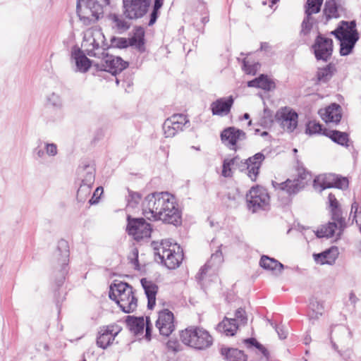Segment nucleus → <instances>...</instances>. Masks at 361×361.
Wrapping results in <instances>:
<instances>
[{
	"mask_svg": "<svg viewBox=\"0 0 361 361\" xmlns=\"http://www.w3.org/2000/svg\"><path fill=\"white\" fill-rule=\"evenodd\" d=\"M338 250L336 247H331L329 249L319 253L314 254V261L319 264H332L338 256Z\"/></svg>",
	"mask_w": 361,
	"mask_h": 361,
	"instance_id": "27",
	"label": "nucleus"
},
{
	"mask_svg": "<svg viewBox=\"0 0 361 361\" xmlns=\"http://www.w3.org/2000/svg\"><path fill=\"white\" fill-rule=\"evenodd\" d=\"M329 205L332 209V219L333 222H329L326 225L322 226L316 231V235L318 238H331L335 235L340 236L343 229L345 228V219L341 216L340 211L338 209L339 203L336 200L335 195L330 193L328 196Z\"/></svg>",
	"mask_w": 361,
	"mask_h": 361,
	"instance_id": "5",
	"label": "nucleus"
},
{
	"mask_svg": "<svg viewBox=\"0 0 361 361\" xmlns=\"http://www.w3.org/2000/svg\"><path fill=\"white\" fill-rule=\"evenodd\" d=\"M339 0H327L325 2L323 12L326 21H329L332 18H338L339 17Z\"/></svg>",
	"mask_w": 361,
	"mask_h": 361,
	"instance_id": "31",
	"label": "nucleus"
},
{
	"mask_svg": "<svg viewBox=\"0 0 361 361\" xmlns=\"http://www.w3.org/2000/svg\"><path fill=\"white\" fill-rule=\"evenodd\" d=\"M276 121L287 132H293L298 126V114L290 107L279 109L275 115Z\"/></svg>",
	"mask_w": 361,
	"mask_h": 361,
	"instance_id": "15",
	"label": "nucleus"
},
{
	"mask_svg": "<svg viewBox=\"0 0 361 361\" xmlns=\"http://www.w3.org/2000/svg\"><path fill=\"white\" fill-rule=\"evenodd\" d=\"M244 118H245V119L249 118V114H244Z\"/></svg>",
	"mask_w": 361,
	"mask_h": 361,
	"instance_id": "56",
	"label": "nucleus"
},
{
	"mask_svg": "<svg viewBox=\"0 0 361 361\" xmlns=\"http://www.w3.org/2000/svg\"><path fill=\"white\" fill-rule=\"evenodd\" d=\"M188 123L189 120L187 116L182 114H173L164 123L163 130L165 137H174L178 133L182 131Z\"/></svg>",
	"mask_w": 361,
	"mask_h": 361,
	"instance_id": "16",
	"label": "nucleus"
},
{
	"mask_svg": "<svg viewBox=\"0 0 361 361\" xmlns=\"http://www.w3.org/2000/svg\"><path fill=\"white\" fill-rule=\"evenodd\" d=\"M109 295L123 312H132L137 307V300L135 296L133 288L127 283H114L110 286Z\"/></svg>",
	"mask_w": 361,
	"mask_h": 361,
	"instance_id": "3",
	"label": "nucleus"
},
{
	"mask_svg": "<svg viewBox=\"0 0 361 361\" xmlns=\"http://www.w3.org/2000/svg\"><path fill=\"white\" fill-rule=\"evenodd\" d=\"M313 187L319 192L334 187L344 190L348 187V180L334 173L320 174L314 179Z\"/></svg>",
	"mask_w": 361,
	"mask_h": 361,
	"instance_id": "13",
	"label": "nucleus"
},
{
	"mask_svg": "<svg viewBox=\"0 0 361 361\" xmlns=\"http://www.w3.org/2000/svg\"><path fill=\"white\" fill-rule=\"evenodd\" d=\"M336 71V68L334 64L329 63L324 68H319L317 72V78L319 82H326L333 75Z\"/></svg>",
	"mask_w": 361,
	"mask_h": 361,
	"instance_id": "36",
	"label": "nucleus"
},
{
	"mask_svg": "<svg viewBox=\"0 0 361 361\" xmlns=\"http://www.w3.org/2000/svg\"><path fill=\"white\" fill-rule=\"evenodd\" d=\"M191 149H195V150H200L199 147H191Z\"/></svg>",
	"mask_w": 361,
	"mask_h": 361,
	"instance_id": "57",
	"label": "nucleus"
},
{
	"mask_svg": "<svg viewBox=\"0 0 361 361\" xmlns=\"http://www.w3.org/2000/svg\"><path fill=\"white\" fill-rule=\"evenodd\" d=\"M323 4V0H307L305 13L310 16L319 13Z\"/></svg>",
	"mask_w": 361,
	"mask_h": 361,
	"instance_id": "37",
	"label": "nucleus"
},
{
	"mask_svg": "<svg viewBox=\"0 0 361 361\" xmlns=\"http://www.w3.org/2000/svg\"><path fill=\"white\" fill-rule=\"evenodd\" d=\"M259 156H261V154H256L254 156V158H255V159L259 158Z\"/></svg>",
	"mask_w": 361,
	"mask_h": 361,
	"instance_id": "58",
	"label": "nucleus"
},
{
	"mask_svg": "<svg viewBox=\"0 0 361 361\" xmlns=\"http://www.w3.org/2000/svg\"><path fill=\"white\" fill-rule=\"evenodd\" d=\"M44 155V152H42V154H40V152H39V156H43Z\"/></svg>",
	"mask_w": 361,
	"mask_h": 361,
	"instance_id": "59",
	"label": "nucleus"
},
{
	"mask_svg": "<svg viewBox=\"0 0 361 361\" xmlns=\"http://www.w3.org/2000/svg\"><path fill=\"white\" fill-rule=\"evenodd\" d=\"M107 4H109V0H106Z\"/></svg>",
	"mask_w": 361,
	"mask_h": 361,
	"instance_id": "60",
	"label": "nucleus"
},
{
	"mask_svg": "<svg viewBox=\"0 0 361 361\" xmlns=\"http://www.w3.org/2000/svg\"><path fill=\"white\" fill-rule=\"evenodd\" d=\"M154 255L160 262L169 269L179 267L183 258V250L177 244L170 240H163L160 243H153Z\"/></svg>",
	"mask_w": 361,
	"mask_h": 361,
	"instance_id": "2",
	"label": "nucleus"
},
{
	"mask_svg": "<svg viewBox=\"0 0 361 361\" xmlns=\"http://www.w3.org/2000/svg\"><path fill=\"white\" fill-rule=\"evenodd\" d=\"M296 173L293 179H287L282 183L271 181V184L276 190L284 191L288 195H295L302 190L311 180L310 173L297 162Z\"/></svg>",
	"mask_w": 361,
	"mask_h": 361,
	"instance_id": "7",
	"label": "nucleus"
},
{
	"mask_svg": "<svg viewBox=\"0 0 361 361\" xmlns=\"http://www.w3.org/2000/svg\"><path fill=\"white\" fill-rule=\"evenodd\" d=\"M349 300L351 301V303L355 304L357 300L355 295L353 293H350L349 295Z\"/></svg>",
	"mask_w": 361,
	"mask_h": 361,
	"instance_id": "53",
	"label": "nucleus"
},
{
	"mask_svg": "<svg viewBox=\"0 0 361 361\" xmlns=\"http://www.w3.org/2000/svg\"><path fill=\"white\" fill-rule=\"evenodd\" d=\"M309 307L313 312L316 314V317H317V315H322L324 311L323 303L315 298H310Z\"/></svg>",
	"mask_w": 361,
	"mask_h": 361,
	"instance_id": "41",
	"label": "nucleus"
},
{
	"mask_svg": "<svg viewBox=\"0 0 361 361\" xmlns=\"http://www.w3.org/2000/svg\"><path fill=\"white\" fill-rule=\"evenodd\" d=\"M163 4L164 0H154L153 11L150 15V20L149 22V25H153L156 22L158 17V11L162 6Z\"/></svg>",
	"mask_w": 361,
	"mask_h": 361,
	"instance_id": "42",
	"label": "nucleus"
},
{
	"mask_svg": "<svg viewBox=\"0 0 361 361\" xmlns=\"http://www.w3.org/2000/svg\"><path fill=\"white\" fill-rule=\"evenodd\" d=\"M258 64L250 65L245 60L243 61V70L245 73L249 75H255L257 70Z\"/></svg>",
	"mask_w": 361,
	"mask_h": 361,
	"instance_id": "46",
	"label": "nucleus"
},
{
	"mask_svg": "<svg viewBox=\"0 0 361 361\" xmlns=\"http://www.w3.org/2000/svg\"><path fill=\"white\" fill-rule=\"evenodd\" d=\"M128 259L130 260V262L134 266L135 269H139L138 251L136 248H133L132 250V252L128 257Z\"/></svg>",
	"mask_w": 361,
	"mask_h": 361,
	"instance_id": "44",
	"label": "nucleus"
},
{
	"mask_svg": "<svg viewBox=\"0 0 361 361\" xmlns=\"http://www.w3.org/2000/svg\"><path fill=\"white\" fill-rule=\"evenodd\" d=\"M221 138L226 145L235 151L238 141L245 138V133L234 127H229L222 131Z\"/></svg>",
	"mask_w": 361,
	"mask_h": 361,
	"instance_id": "22",
	"label": "nucleus"
},
{
	"mask_svg": "<svg viewBox=\"0 0 361 361\" xmlns=\"http://www.w3.org/2000/svg\"><path fill=\"white\" fill-rule=\"evenodd\" d=\"M140 282L148 300L147 307L149 309H152L155 305L158 286L147 279H141Z\"/></svg>",
	"mask_w": 361,
	"mask_h": 361,
	"instance_id": "28",
	"label": "nucleus"
},
{
	"mask_svg": "<svg viewBox=\"0 0 361 361\" xmlns=\"http://www.w3.org/2000/svg\"><path fill=\"white\" fill-rule=\"evenodd\" d=\"M103 193V188L102 187H98L94 190L92 197L89 200V202L90 204H96L98 202L100 196Z\"/></svg>",
	"mask_w": 361,
	"mask_h": 361,
	"instance_id": "47",
	"label": "nucleus"
},
{
	"mask_svg": "<svg viewBox=\"0 0 361 361\" xmlns=\"http://www.w3.org/2000/svg\"><path fill=\"white\" fill-rule=\"evenodd\" d=\"M121 331V327L117 324L103 326L99 331V336L97 338V345L103 349L106 348L113 343Z\"/></svg>",
	"mask_w": 361,
	"mask_h": 361,
	"instance_id": "20",
	"label": "nucleus"
},
{
	"mask_svg": "<svg viewBox=\"0 0 361 361\" xmlns=\"http://www.w3.org/2000/svg\"><path fill=\"white\" fill-rule=\"evenodd\" d=\"M130 198L132 201H135V203L140 199V195L137 192H133L130 194Z\"/></svg>",
	"mask_w": 361,
	"mask_h": 361,
	"instance_id": "52",
	"label": "nucleus"
},
{
	"mask_svg": "<svg viewBox=\"0 0 361 361\" xmlns=\"http://www.w3.org/2000/svg\"><path fill=\"white\" fill-rule=\"evenodd\" d=\"M261 166L262 161L259 159H245V161L239 165V169L245 171L251 180L255 181Z\"/></svg>",
	"mask_w": 361,
	"mask_h": 361,
	"instance_id": "26",
	"label": "nucleus"
},
{
	"mask_svg": "<svg viewBox=\"0 0 361 361\" xmlns=\"http://www.w3.org/2000/svg\"><path fill=\"white\" fill-rule=\"evenodd\" d=\"M69 249L67 241L61 240L58 243L57 248L53 254V262L60 268L62 271V279L66 272V267L69 260Z\"/></svg>",
	"mask_w": 361,
	"mask_h": 361,
	"instance_id": "21",
	"label": "nucleus"
},
{
	"mask_svg": "<svg viewBox=\"0 0 361 361\" xmlns=\"http://www.w3.org/2000/svg\"><path fill=\"white\" fill-rule=\"evenodd\" d=\"M235 159H224L221 173L222 176L225 178L232 176L233 170L235 169Z\"/></svg>",
	"mask_w": 361,
	"mask_h": 361,
	"instance_id": "39",
	"label": "nucleus"
},
{
	"mask_svg": "<svg viewBox=\"0 0 361 361\" xmlns=\"http://www.w3.org/2000/svg\"><path fill=\"white\" fill-rule=\"evenodd\" d=\"M126 322L130 331L135 335L142 334L145 328V337L148 341L150 340L151 330L147 320L145 321L143 317H128Z\"/></svg>",
	"mask_w": 361,
	"mask_h": 361,
	"instance_id": "23",
	"label": "nucleus"
},
{
	"mask_svg": "<svg viewBox=\"0 0 361 361\" xmlns=\"http://www.w3.org/2000/svg\"><path fill=\"white\" fill-rule=\"evenodd\" d=\"M322 125L315 121H310L306 125L305 133L310 135L323 133Z\"/></svg>",
	"mask_w": 361,
	"mask_h": 361,
	"instance_id": "40",
	"label": "nucleus"
},
{
	"mask_svg": "<svg viewBox=\"0 0 361 361\" xmlns=\"http://www.w3.org/2000/svg\"><path fill=\"white\" fill-rule=\"evenodd\" d=\"M233 319H235V322L237 324H239V326L245 325L247 321L245 311L242 308L237 310L235 313V318Z\"/></svg>",
	"mask_w": 361,
	"mask_h": 361,
	"instance_id": "43",
	"label": "nucleus"
},
{
	"mask_svg": "<svg viewBox=\"0 0 361 361\" xmlns=\"http://www.w3.org/2000/svg\"><path fill=\"white\" fill-rule=\"evenodd\" d=\"M245 341L246 343H249L251 345L255 346L259 350H264V347L260 343H259L255 338H248L246 339Z\"/></svg>",
	"mask_w": 361,
	"mask_h": 361,
	"instance_id": "50",
	"label": "nucleus"
},
{
	"mask_svg": "<svg viewBox=\"0 0 361 361\" xmlns=\"http://www.w3.org/2000/svg\"><path fill=\"white\" fill-rule=\"evenodd\" d=\"M127 231L129 235L135 240H140L142 238H149L152 232L149 224L147 223L142 218L128 219Z\"/></svg>",
	"mask_w": 361,
	"mask_h": 361,
	"instance_id": "17",
	"label": "nucleus"
},
{
	"mask_svg": "<svg viewBox=\"0 0 361 361\" xmlns=\"http://www.w3.org/2000/svg\"><path fill=\"white\" fill-rule=\"evenodd\" d=\"M104 35L97 28H89L84 34L82 47L91 57H99V54L104 50L100 44L104 42Z\"/></svg>",
	"mask_w": 361,
	"mask_h": 361,
	"instance_id": "10",
	"label": "nucleus"
},
{
	"mask_svg": "<svg viewBox=\"0 0 361 361\" xmlns=\"http://www.w3.org/2000/svg\"><path fill=\"white\" fill-rule=\"evenodd\" d=\"M357 209H358V204L357 202H354L351 207V212H354L355 214H356L357 212Z\"/></svg>",
	"mask_w": 361,
	"mask_h": 361,
	"instance_id": "54",
	"label": "nucleus"
},
{
	"mask_svg": "<svg viewBox=\"0 0 361 361\" xmlns=\"http://www.w3.org/2000/svg\"><path fill=\"white\" fill-rule=\"evenodd\" d=\"M356 222H357V225L359 226V229H360V231L361 233V219L360 220H357Z\"/></svg>",
	"mask_w": 361,
	"mask_h": 361,
	"instance_id": "55",
	"label": "nucleus"
},
{
	"mask_svg": "<svg viewBox=\"0 0 361 361\" xmlns=\"http://www.w3.org/2000/svg\"><path fill=\"white\" fill-rule=\"evenodd\" d=\"M276 332L281 339H285L287 336V331L283 327H276Z\"/></svg>",
	"mask_w": 361,
	"mask_h": 361,
	"instance_id": "51",
	"label": "nucleus"
},
{
	"mask_svg": "<svg viewBox=\"0 0 361 361\" xmlns=\"http://www.w3.org/2000/svg\"><path fill=\"white\" fill-rule=\"evenodd\" d=\"M234 99L232 96L221 97L211 104L210 109L213 115L224 116L228 115L233 104Z\"/></svg>",
	"mask_w": 361,
	"mask_h": 361,
	"instance_id": "24",
	"label": "nucleus"
},
{
	"mask_svg": "<svg viewBox=\"0 0 361 361\" xmlns=\"http://www.w3.org/2000/svg\"><path fill=\"white\" fill-rule=\"evenodd\" d=\"M319 114L326 123H338L341 119V108L337 104H331L326 108L321 109Z\"/></svg>",
	"mask_w": 361,
	"mask_h": 361,
	"instance_id": "25",
	"label": "nucleus"
},
{
	"mask_svg": "<svg viewBox=\"0 0 361 361\" xmlns=\"http://www.w3.org/2000/svg\"><path fill=\"white\" fill-rule=\"evenodd\" d=\"M76 66L81 72H87L92 65L90 60L84 54H79L75 57Z\"/></svg>",
	"mask_w": 361,
	"mask_h": 361,
	"instance_id": "38",
	"label": "nucleus"
},
{
	"mask_svg": "<svg viewBox=\"0 0 361 361\" xmlns=\"http://www.w3.org/2000/svg\"><path fill=\"white\" fill-rule=\"evenodd\" d=\"M46 154L49 157H54L57 154V147L54 144H47L46 145Z\"/></svg>",
	"mask_w": 361,
	"mask_h": 361,
	"instance_id": "48",
	"label": "nucleus"
},
{
	"mask_svg": "<svg viewBox=\"0 0 361 361\" xmlns=\"http://www.w3.org/2000/svg\"><path fill=\"white\" fill-rule=\"evenodd\" d=\"M331 33L340 41V54L342 56H347L351 53L359 39L354 20L350 22L342 20L338 27Z\"/></svg>",
	"mask_w": 361,
	"mask_h": 361,
	"instance_id": "4",
	"label": "nucleus"
},
{
	"mask_svg": "<svg viewBox=\"0 0 361 361\" xmlns=\"http://www.w3.org/2000/svg\"><path fill=\"white\" fill-rule=\"evenodd\" d=\"M247 86L250 87L261 88L264 90H271L275 88L274 82L268 78L267 75H261L259 77L250 80L247 82Z\"/></svg>",
	"mask_w": 361,
	"mask_h": 361,
	"instance_id": "30",
	"label": "nucleus"
},
{
	"mask_svg": "<svg viewBox=\"0 0 361 361\" xmlns=\"http://www.w3.org/2000/svg\"><path fill=\"white\" fill-rule=\"evenodd\" d=\"M76 11L80 20L89 25L99 19L102 8L96 0H78Z\"/></svg>",
	"mask_w": 361,
	"mask_h": 361,
	"instance_id": "9",
	"label": "nucleus"
},
{
	"mask_svg": "<svg viewBox=\"0 0 361 361\" xmlns=\"http://www.w3.org/2000/svg\"><path fill=\"white\" fill-rule=\"evenodd\" d=\"M312 47L317 60L326 61L332 54L334 42L331 39L319 35Z\"/></svg>",
	"mask_w": 361,
	"mask_h": 361,
	"instance_id": "18",
	"label": "nucleus"
},
{
	"mask_svg": "<svg viewBox=\"0 0 361 361\" xmlns=\"http://www.w3.org/2000/svg\"><path fill=\"white\" fill-rule=\"evenodd\" d=\"M247 207L252 212L265 210L269 207L270 197L268 192L263 187H252L246 196Z\"/></svg>",
	"mask_w": 361,
	"mask_h": 361,
	"instance_id": "12",
	"label": "nucleus"
},
{
	"mask_svg": "<svg viewBox=\"0 0 361 361\" xmlns=\"http://www.w3.org/2000/svg\"><path fill=\"white\" fill-rule=\"evenodd\" d=\"M239 324H237L235 319L225 317L217 326L216 330L224 334L226 336H234L238 329Z\"/></svg>",
	"mask_w": 361,
	"mask_h": 361,
	"instance_id": "29",
	"label": "nucleus"
},
{
	"mask_svg": "<svg viewBox=\"0 0 361 361\" xmlns=\"http://www.w3.org/2000/svg\"><path fill=\"white\" fill-rule=\"evenodd\" d=\"M180 339L188 346L197 350H205L213 344V338L202 327L190 326L180 333Z\"/></svg>",
	"mask_w": 361,
	"mask_h": 361,
	"instance_id": "6",
	"label": "nucleus"
},
{
	"mask_svg": "<svg viewBox=\"0 0 361 361\" xmlns=\"http://www.w3.org/2000/svg\"><path fill=\"white\" fill-rule=\"evenodd\" d=\"M222 355H224L228 361H246L247 356L244 353L235 348L222 349Z\"/></svg>",
	"mask_w": 361,
	"mask_h": 361,
	"instance_id": "35",
	"label": "nucleus"
},
{
	"mask_svg": "<svg viewBox=\"0 0 361 361\" xmlns=\"http://www.w3.org/2000/svg\"><path fill=\"white\" fill-rule=\"evenodd\" d=\"M223 262L222 252L220 250L212 254L210 260L200 270V278L202 279L207 271L208 269L212 266L220 264Z\"/></svg>",
	"mask_w": 361,
	"mask_h": 361,
	"instance_id": "34",
	"label": "nucleus"
},
{
	"mask_svg": "<svg viewBox=\"0 0 361 361\" xmlns=\"http://www.w3.org/2000/svg\"><path fill=\"white\" fill-rule=\"evenodd\" d=\"M111 19L118 29L126 30L128 28L127 23L116 15H113Z\"/></svg>",
	"mask_w": 361,
	"mask_h": 361,
	"instance_id": "45",
	"label": "nucleus"
},
{
	"mask_svg": "<svg viewBox=\"0 0 361 361\" xmlns=\"http://www.w3.org/2000/svg\"><path fill=\"white\" fill-rule=\"evenodd\" d=\"M156 326L161 335L169 336L175 329L173 314L169 310L160 311Z\"/></svg>",
	"mask_w": 361,
	"mask_h": 361,
	"instance_id": "19",
	"label": "nucleus"
},
{
	"mask_svg": "<svg viewBox=\"0 0 361 361\" xmlns=\"http://www.w3.org/2000/svg\"><path fill=\"white\" fill-rule=\"evenodd\" d=\"M142 214L152 221H161L177 225L181 221L180 212L175 197L169 192H154L148 195L142 203Z\"/></svg>",
	"mask_w": 361,
	"mask_h": 361,
	"instance_id": "1",
	"label": "nucleus"
},
{
	"mask_svg": "<svg viewBox=\"0 0 361 361\" xmlns=\"http://www.w3.org/2000/svg\"><path fill=\"white\" fill-rule=\"evenodd\" d=\"M99 61L96 62L94 66L98 71H107L112 74H117L128 67V63L121 57L116 56L103 50L99 54Z\"/></svg>",
	"mask_w": 361,
	"mask_h": 361,
	"instance_id": "11",
	"label": "nucleus"
},
{
	"mask_svg": "<svg viewBox=\"0 0 361 361\" xmlns=\"http://www.w3.org/2000/svg\"><path fill=\"white\" fill-rule=\"evenodd\" d=\"M323 135L329 137L332 141L341 145H347L348 135L347 133L338 130L324 129Z\"/></svg>",
	"mask_w": 361,
	"mask_h": 361,
	"instance_id": "32",
	"label": "nucleus"
},
{
	"mask_svg": "<svg viewBox=\"0 0 361 361\" xmlns=\"http://www.w3.org/2000/svg\"><path fill=\"white\" fill-rule=\"evenodd\" d=\"M78 175L81 184L78 190L77 199L79 202H85L90 196L95 180V167L93 161H84L78 168Z\"/></svg>",
	"mask_w": 361,
	"mask_h": 361,
	"instance_id": "8",
	"label": "nucleus"
},
{
	"mask_svg": "<svg viewBox=\"0 0 361 361\" xmlns=\"http://www.w3.org/2000/svg\"><path fill=\"white\" fill-rule=\"evenodd\" d=\"M259 264L265 269L279 271V273H281L284 268L283 264H282L281 262L266 255H264L261 257Z\"/></svg>",
	"mask_w": 361,
	"mask_h": 361,
	"instance_id": "33",
	"label": "nucleus"
},
{
	"mask_svg": "<svg viewBox=\"0 0 361 361\" xmlns=\"http://www.w3.org/2000/svg\"><path fill=\"white\" fill-rule=\"evenodd\" d=\"M167 348L174 352L180 350V344L176 340H169L166 343Z\"/></svg>",
	"mask_w": 361,
	"mask_h": 361,
	"instance_id": "49",
	"label": "nucleus"
},
{
	"mask_svg": "<svg viewBox=\"0 0 361 361\" xmlns=\"http://www.w3.org/2000/svg\"><path fill=\"white\" fill-rule=\"evenodd\" d=\"M150 0H123L124 15L129 19L142 17L148 11Z\"/></svg>",
	"mask_w": 361,
	"mask_h": 361,
	"instance_id": "14",
	"label": "nucleus"
}]
</instances>
